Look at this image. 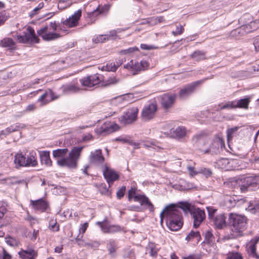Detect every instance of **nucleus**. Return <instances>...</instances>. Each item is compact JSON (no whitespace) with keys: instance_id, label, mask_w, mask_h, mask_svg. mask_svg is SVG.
Returning a JSON list of instances; mask_svg holds the SVG:
<instances>
[{"instance_id":"47","label":"nucleus","mask_w":259,"mask_h":259,"mask_svg":"<svg viewBox=\"0 0 259 259\" xmlns=\"http://www.w3.org/2000/svg\"><path fill=\"white\" fill-rule=\"evenodd\" d=\"M44 3H40L38 6L35 7L30 13H29V17L30 18H33L34 15H35L36 14L38 13V12L44 7Z\"/></svg>"},{"instance_id":"8","label":"nucleus","mask_w":259,"mask_h":259,"mask_svg":"<svg viewBox=\"0 0 259 259\" xmlns=\"http://www.w3.org/2000/svg\"><path fill=\"white\" fill-rule=\"evenodd\" d=\"M207 79V78H205L202 80L194 81L183 87L179 92L178 96L179 98L181 100H185L188 98L195 92L197 87Z\"/></svg>"},{"instance_id":"48","label":"nucleus","mask_w":259,"mask_h":259,"mask_svg":"<svg viewBox=\"0 0 259 259\" xmlns=\"http://www.w3.org/2000/svg\"><path fill=\"white\" fill-rule=\"evenodd\" d=\"M184 31V28L183 26L182 25H179L176 26V31H172V34L174 36H177L178 35H180L182 34Z\"/></svg>"},{"instance_id":"44","label":"nucleus","mask_w":259,"mask_h":259,"mask_svg":"<svg viewBox=\"0 0 259 259\" xmlns=\"http://www.w3.org/2000/svg\"><path fill=\"white\" fill-rule=\"evenodd\" d=\"M219 106L220 107V109L221 110L225 109H232L235 108V102L233 101H229L227 102L224 105L219 104Z\"/></svg>"},{"instance_id":"36","label":"nucleus","mask_w":259,"mask_h":259,"mask_svg":"<svg viewBox=\"0 0 259 259\" xmlns=\"http://www.w3.org/2000/svg\"><path fill=\"white\" fill-rule=\"evenodd\" d=\"M0 45L3 47L9 48L10 49L14 48L15 43L11 38H5L0 42Z\"/></svg>"},{"instance_id":"23","label":"nucleus","mask_w":259,"mask_h":259,"mask_svg":"<svg viewBox=\"0 0 259 259\" xmlns=\"http://www.w3.org/2000/svg\"><path fill=\"white\" fill-rule=\"evenodd\" d=\"M259 241V237H255L252 239L247 245L248 251L252 257L259 259V255L256 252V244Z\"/></svg>"},{"instance_id":"61","label":"nucleus","mask_w":259,"mask_h":259,"mask_svg":"<svg viewBox=\"0 0 259 259\" xmlns=\"http://www.w3.org/2000/svg\"><path fill=\"white\" fill-rule=\"evenodd\" d=\"M201 172L203 175L206 176L207 177L210 176L212 174L211 170L209 168H202L201 169Z\"/></svg>"},{"instance_id":"17","label":"nucleus","mask_w":259,"mask_h":259,"mask_svg":"<svg viewBox=\"0 0 259 259\" xmlns=\"http://www.w3.org/2000/svg\"><path fill=\"white\" fill-rule=\"evenodd\" d=\"M103 175L109 185V187H110L114 181L119 179L118 174L115 170L107 166H106L103 170Z\"/></svg>"},{"instance_id":"14","label":"nucleus","mask_w":259,"mask_h":259,"mask_svg":"<svg viewBox=\"0 0 259 259\" xmlns=\"http://www.w3.org/2000/svg\"><path fill=\"white\" fill-rule=\"evenodd\" d=\"M177 95L175 93H165L160 96V104L165 110H168L174 105Z\"/></svg>"},{"instance_id":"35","label":"nucleus","mask_w":259,"mask_h":259,"mask_svg":"<svg viewBox=\"0 0 259 259\" xmlns=\"http://www.w3.org/2000/svg\"><path fill=\"white\" fill-rule=\"evenodd\" d=\"M191 57L197 61L204 60L205 59V52L196 50L191 55Z\"/></svg>"},{"instance_id":"64","label":"nucleus","mask_w":259,"mask_h":259,"mask_svg":"<svg viewBox=\"0 0 259 259\" xmlns=\"http://www.w3.org/2000/svg\"><path fill=\"white\" fill-rule=\"evenodd\" d=\"M89 226V223L88 222L84 223L83 224L81 225L80 227L79 228V234L82 233V234L84 233Z\"/></svg>"},{"instance_id":"52","label":"nucleus","mask_w":259,"mask_h":259,"mask_svg":"<svg viewBox=\"0 0 259 259\" xmlns=\"http://www.w3.org/2000/svg\"><path fill=\"white\" fill-rule=\"evenodd\" d=\"M126 187L124 186H122L120 189H119L116 192V197L117 199H120L122 198L125 192Z\"/></svg>"},{"instance_id":"50","label":"nucleus","mask_w":259,"mask_h":259,"mask_svg":"<svg viewBox=\"0 0 259 259\" xmlns=\"http://www.w3.org/2000/svg\"><path fill=\"white\" fill-rule=\"evenodd\" d=\"M109 9V7L108 5H104L103 7H102L101 8H98L95 11L94 13L95 14H104L105 12H107Z\"/></svg>"},{"instance_id":"12","label":"nucleus","mask_w":259,"mask_h":259,"mask_svg":"<svg viewBox=\"0 0 259 259\" xmlns=\"http://www.w3.org/2000/svg\"><path fill=\"white\" fill-rule=\"evenodd\" d=\"M157 110V106L155 101L145 106L141 114L142 119L145 121L151 120L154 117Z\"/></svg>"},{"instance_id":"5","label":"nucleus","mask_w":259,"mask_h":259,"mask_svg":"<svg viewBox=\"0 0 259 259\" xmlns=\"http://www.w3.org/2000/svg\"><path fill=\"white\" fill-rule=\"evenodd\" d=\"M229 223L232 231L240 233L246 229L247 219L243 215L230 213Z\"/></svg>"},{"instance_id":"53","label":"nucleus","mask_w":259,"mask_h":259,"mask_svg":"<svg viewBox=\"0 0 259 259\" xmlns=\"http://www.w3.org/2000/svg\"><path fill=\"white\" fill-rule=\"evenodd\" d=\"M207 210L208 213V218L210 220V221H212L214 217H215L214 216V213L216 212L217 209L213 208L212 207H207Z\"/></svg>"},{"instance_id":"56","label":"nucleus","mask_w":259,"mask_h":259,"mask_svg":"<svg viewBox=\"0 0 259 259\" xmlns=\"http://www.w3.org/2000/svg\"><path fill=\"white\" fill-rule=\"evenodd\" d=\"M109 229V233H114L121 230L120 227L117 225H110Z\"/></svg>"},{"instance_id":"1","label":"nucleus","mask_w":259,"mask_h":259,"mask_svg":"<svg viewBox=\"0 0 259 259\" xmlns=\"http://www.w3.org/2000/svg\"><path fill=\"white\" fill-rule=\"evenodd\" d=\"M83 148L82 146L73 147L67 157L65 156L68 151L67 148L58 149L53 151V156L55 158H60L57 161V163L59 166L76 169Z\"/></svg>"},{"instance_id":"4","label":"nucleus","mask_w":259,"mask_h":259,"mask_svg":"<svg viewBox=\"0 0 259 259\" xmlns=\"http://www.w3.org/2000/svg\"><path fill=\"white\" fill-rule=\"evenodd\" d=\"M236 185L241 193L256 190L259 188V176H251L237 179Z\"/></svg>"},{"instance_id":"26","label":"nucleus","mask_w":259,"mask_h":259,"mask_svg":"<svg viewBox=\"0 0 259 259\" xmlns=\"http://www.w3.org/2000/svg\"><path fill=\"white\" fill-rule=\"evenodd\" d=\"M31 204L35 210L45 211L48 207L47 203L42 199L37 200H31Z\"/></svg>"},{"instance_id":"54","label":"nucleus","mask_w":259,"mask_h":259,"mask_svg":"<svg viewBox=\"0 0 259 259\" xmlns=\"http://www.w3.org/2000/svg\"><path fill=\"white\" fill-rule=\"evenodd\" d=\"M97 224H98L100 226L102 231L104 233H109V225L104 224L103 222H97Z\"/></svg>"},{"instance_id":"2","label":"nucleus","mask_w":259,"mask_h":259,"mask_svg":"<svg viewBox=\"0 0 259 259\" xmlns=\"http://www.w3.org/2000/svg\"><path fill=\"white\" fill-rule=\"evenodd\" d=\"M160 217L161 223L163 222V218L165 217L167 226L171 231H178L183 226L182 213L174 204L165 207L160 213Z\"/></svg>"},{"instance_id":"51","label":"nucleus","mask_w":259,"mask_h":259,"mask_svg":"<svg viewBox=\"0 0 259 259\" xmlns=\"http://www.w3.org/2000/svg\"><path fill=\"white\" fill-rule=\"evenodd\" d=\"M226 259H243V258L239 253L232 252L228 254Z\"/></svg>"},{"instance_id":"30","label":"nucleus","mask_w":259,"mask_h":259,"mask_svg":"<svg viewBox=\"0 0 259 259\" xmlns=\"http://www.w3.org/2000/svg\"><path fill=\"white\" fill-rule=\"evenodd\" d=\"M140 63L132 60L130 62L127 63L126 65L124 66L125 68L128 69H132L134 71H135L136 72H134V74H136L137 73V72L142 70L141 66H140Z\"/></svg>"},{"instance_id":"59","label":"nucleus","mask_w":259,"mask_h":259,"mask_svg":"<svg viewBox=\"0 0 259 259\" xmlns=\"http://www.w3.org/2000/svg\"><path fill=\"white\" fill-rule=\"evenodd\" d=\"M253 45L256 52H259V35L253 38Z\"/></svg>"},{"instance_id":"25","label":"nucleus","mask_w":259,"mask_h":259,"mask_svg":"<svg viewBox=\"0 0 259 259\" xmlns=\"http://www.w3.org/2000/svg\"><path fill=\"white\" fill-rule=\"evenodd\" d=\"M118 128L117 124L105 123L100 127L99 133L101 134L106 135L118 130Z\"/></svg>"},{"instance_id":"31","label":"nucleus","mask_w":259,"mask_h":259,"mask_svg":"<svg viewBox=\"0 0 259 259\" xmlns=\"http://www.w3.org/2000/svg\"><path fill=\"white\" fill-rule=\"evenodd\" d=\"M40 159L42 164H45L47 166L52 165V162L49 151H44L40 153Z\"/></svg>"},{"instance_id":"49","label":"nucleus","mask_w":259,"mask_h":259,"mask_svg":"<svg viewBox=\"0 0 259 259\" xmlns=\"http://www.w3.org/2000/svg\"><path fill=\"white\" fill-rule=\"evenodd\" d=\"M7 204L5 202H0V219L2 218L7 211Z\"/></svg>"},{"instance_id":"22","label":"nucleus","mask_w":259,"mask_h":259,"mask_svg":"<svg viewBox=\"0 0 259 259\" xmlns=\"http://www.w3.org/2000/svg\"><path fill=\"white\" fill-rule=\"evenodd\" d=\"M57 98V97H54L53 91L51 90H48L39 98L38 101L40 102L41 106H44Z\"/></svg>"},{"instance_id":"3","label":"nucleus","mask_w":259,"mask_h":259,"mask_svg":"<svg viewBox=\"0 0 259 259\" xmlns=\"http://www.w3.org/2000/svg\"><path fill=\"white\" fill-rule=\"evenodd\" d=\"M251 16L248 14H244L239 19V22L242 24L239 27L231 32L232 35L241 36L257 30L259 28V19L250 21Z\"/></svg>"},{"instance_id":"29","label":"nucleus","mask_w":259,"mask_h":259,"mask_svg":"<svg viewBox=\"0 0 259 259\" xmlns=\"http://www.w3.org/2000/svg\"><path fill=\"white\" fill-rule=\"evenodd\" d=\"M195 206L188 202H180L178 204V208L180 210V208L183 210L185 214L190 213L191 214L193 209L195 208ZM177 208V207H176Z\"/></svg>"},{"instance_id":"18","label":"nucleus","mask_w":259,"mask_h":259,"mask_svg":"<svg viewBox=\"0 0 259 259\" xmlns=\"http://www.w3.org/2000/svg\"><path fill=\"white\" fill-rule=\"evenodd\" d=\"M90 162L97 165L103 164L105 158L102 155V150L98 149L92 152L89 157Z\"/></svg>"},{"instance_id":"9","label":"nucleus","mask_w":259,"mask_h":259,"mask_svg":"<svg viewBox=\"0 0 259 259\" xmlns=\"http://www.w3.org/2000/svg\"><path fill=\"white\" fill-rule=\"evenodd\" d=\"M208 145V146L207 148V150H205L206 154H218L225 147L224 140L219 137H214L211 142Z\"/></svg>"},{"instance_id":"60","label":"nucleus","mask_w":259,"mask_h":259,"mask_svg":"<svg viewBox=\"0 0 259 259\" xmlns=\"http://www.w3.org/2000/svg\"><path fill=\"white\" fill-rule=\"evenodd\" d=\"M6 242L8 245L11 246H14L17 245V242L16 240L11 237L7 238Z\"/></svg>"},{"instance_id":"24","label":"nucleus","mask_w":259,"mask_h":259,"mask_svg":"<svg viewBox=\"0 0 259 259\" xmlns=\"http://www.w3.org/2000/svg\"><path fill=\"white\" fill-rule=\"evenodd\" d=\"M226 219L225 214L221 213L217 215L211 222L216 228L222 229L226 225Z\"/></svg>"},{"instance_id":"55","label":"nucleus","mask_w":259,"mask_h":259,"mask_svg":"<svg viewBox=\"0 0 259 259\" xmlns=\"http://www.w3.org/2000/svg\"><path fill=\"white\" fill-rule=\"evenodd\" d=\"M108 39V37L106 35H100L98 36L95 39V41L97 43L103 42L105 40Z\"/></svg>"},{"instance_id":"16","label":"nucleus","mask_w":259,"mask_h":259,"mask_svg":"<svg viewBox=\"0 0 259 259\" xmlns=\"http://www.w3.org/2000/svg\"><path fill=\"white\" fill-rule=\"evenodd\" d=\"M49 27L46 26L37 31L38 35L46 41H51L56 39L60 37V34L55 32H48Z\"/></svg>"},{"instance_id":"21","label":"nucleus","mask_w":259,"mask_h":259,"mask_svg":"<svg viewBox=\"0 0 259 259\" xmlns=\"http://www.w3.org/2000/svg\"><path fill=\"white\" fill-rule=\"evenodd\" d=\"M186 128L183 126H180L170 131L171 137L177 140L183 139L186 135Z\"/></svg>"},{"instance_id":"28","label":"nucleus","mask_w":259,"mask_h":259,"mask_svg":"<svg viewBox=\"0 0 259 259\" xmlns=\"http://www.w3.org/2000/svg\"><path fill=\"white\" fill-rule=\"evenodd\" d=\"M36 154L34 151H31L29 153V155H27L25 159V167H34L37 165V161L36 158Z\"/></svg>"},{"instance_id":"42","label":"nucleus","mask_w":259,"mask_h":259,"mask_svg":"<svg viewBox=\"0 0 259 259\" xmlns=\"http://www.w3.org/2000/svg\"><path fill=\"white\" fill-rule=\"evenodd\" d=\"M239 129V127L235 126L232 128H230L227 131V136L228 141L229 142L231 140L233 137L236 135L237 131Z\"/></svg>"},{"instance_id":"41","label":"nucleus","mask_w":259,"mask_h":259,"mask_svg":"<svg viewBox=\"0 0 259 259\" xmlns=\"http://www.w3.org/2000/svg\"><path fill=\"white\" fill-rule=\"evenodd\" d=\"M108 250L110 255L114 256L116 250V245L114 240L111 239L109 241Z\"/></svg>"},{"instance_id":"34","label":"nucleus","mask_w":259,"mask_h":259,"mask_svg":"<svg viewBox=\"0 0 259 259\" xmlns=\"http://www.w3.org/2000/svg\"><path fill=\"white\" fill-rule=\"evenodd\" d=\"M80 90V89L78 87L72 84H66L63 88V92L65 94L75 93Z\"/></svg>"},{"instance_id":"33","label":"nucleus","mask_w":259,"mask_h":259,"mask_svg":"<svg viewBox=\"0 0 259 259\" xmlns=\"http://www.w3.org/2000/svg\"><path fill=\"white\" fill-rule=\"evenodd\" d=\"M80 247H85L87 248H97L99 245V243L98 241H86L84 239H82L78 242V245Z\"/></svg>"},{"instance_id":"32","label":"nucleus","mask_w":259,"mask_h":259,"mask_svg":"<svg viewBox=\"0 0 259 259\" xmlns=\"http://www.w3.org/2000/svg\"><path fill=\"white\" fill-rule=\"evenodd\" d=\"M234 101L235 102L236 108L247 109L250 102V99L249 97H246Z\"/></svg>"},{"instance_id":"63","label":"nucleus","mask_w":259,"mask_h":259,"mask_svg":"<svg viewBox=\"0 0 259 259\" xmlns=\"http://www.w3.org/2000/svg\"><path fill=\"white\" fill-rule=\"evenodd\" d=\"M117 67L118 66H116L114 64L113 65L111 64L110 65H107L106 66L105 70L108 71L114 72L117 70Z\"/></svg>"},{"instance_id":"19","label":"nucleus","mask_w":259,"mask_h":259,"mask_svg":"<svg viewBox=\"0 0 259 259\" xmlns=\"http://www.w3.org/2000/svg\"><path fill=\"white\" fill-rule=\"evenodd\" d=\"M19 254L22 259H35L37 252L32 246H28L25 249H22L19 252Z\"/></svg>"},{"instance_id":"40","label":"nucleus","mask_w":259,"mask_h":259,"mask_svg":"<svg viewBox=\"0 0 259 259\" xmlns=\"http://www.w3.org/2000/svg\"><path fill=\"white\" fill-rule=\"evenodd\" d=\"M205 241L210 245L215 242V237L211 231H207L205 234Z\"/></svg>"},{"instance_id":"20","label":"nucleus","mask_w":259,"mask_h":259,"mask_svg":"<svg viewBox=\"0 0 259 259\" xmlns=\"http://www.w3.org/2000/svg\"><path fill=\"white\" fill-rule=\"evenodd\" d=\"M81 16V11L79 10L68 19H67L64 21H63V25L68 27H73L76 26Z\"/></svg>"},{"instance_id":"43","label":"nucleus","mask_w":259,"mask_h":259,"mask_svg":"<svg viewBox=\"0 0 259 259\" xmlns=\"http://www.w3.org/2000/svg\"><path fill=\"white\" fill-rule=\"evenodd\" d=\"M6 183L9 184L14 185L16 184H20L22 183H25L26 185H27V184L23 180H17L16 177H9L5 179Z\"/></svg>"},{"instance_id":"15","label":"nucleus","mask_w":259,"mask_h":259,"mask_svg":"<svg viewBox=\"0 0 259 259\" xmlns=\"http://www.w3.org/2000/svg\"><path fill=\"white\" fill-rule=\"evenodd\" d=\"M193 219V227L197 228L205 219V213L204 209L195 207L191 213Z\"/></svg>"},{"instance_id":"38","label":"nucleus","mask_w":259,"mask_h":259,"mask_svg":"<svg viewBox=\"0 0 259 259\" xmlns=\"http://www.w3.org/2000/svg\"><path fill=\"white\" fill-rule=\"evenodd\" d=\"M122 256L124 259H135L136 257L134 250L130 248L124 249Z\"/></svg>"},{"instance_id":"37","label":"nucleus","mask_w":259,"mask_h":259,"mask_svg":"<svg viewBox=\"0 0 259 259\" xmlns=\"http://www.w3.org/2000/svg\"><path fill=\"white\" fill-rule=\"evenodd\" d=\"M158 249L153 244H150L146 249V253L149 254L153 258L157 255Z\"/></svg>"},{"instance_id":"13","label":"nucleus","mask_w":259,"mask_h":259,"mask_svg":"<svg viewBox=\"0 0 259 259\" xmlns=\"http://www.w3.org/2000/svg\"><path fill=\"white\" fill-rule=\"evenodd\" d=\"M138 109L133 107L129 109L119 118V121L121 124H127L133 122L137 119Z\"/></svg>"},{"instance_id":"58","label":"nucleus","mask_w":259,"mask_h":259,"mask_svg":"<svg viewBox=\"0 0 259 259\" xmlns=\"http://www.w3.org/2000/svg\"><path fill=\"white\" fill-rule=\"evenodd\" d=\"M138 49L136 47L130 48L127 49L121 50L120 53L123 54H131L135 51H138Z\"/></svg>"},{"instance_id":"10","label":"nucleus","mask_w":259,"mask_h":259,"mask_svg":"<svg viewBox=\"0 0 259 259\" xmlns=\"http://www.w3.org/2000/svg\"><path fill=\"white\" fill-rule=\"evenodd\" d=\"M103 80V76L97 73L84 76L79 79V82L83 87L92 88L99 84Z\"/></svg>"},{"instance_id":"39","label":"nucleus","mask_w":259,"mask_h":259,"mask_svg":"<svg viewBox=\"0 0 259 259\" xmlns=\"http://www.w3.org/2000/svg\"><path fill=\"white\" fill-rule=\"evenodd\" d=\"M102 85L108 86L117 83L119 81V79L117 78L115 76H110L107 80H104L103 79V80H102Z\"/></svg>"},{"instance_id":"45","label":"nucleus","mask_w":259,"mask_h":259,"mask_svg":"<svg viewBox=\"0 0 259 259\" xmlns=\"http://www.w3.org/2000/svg\"><path fill=\"white\" fill-rule=\"evenodd\" d=\"M238 201V200L236 201L234 199V197H230L226 198V199L225 200V203H226V204L229 207H233L236 205V204Z\"/></svg>"},{"instance_id":"7","label":"nucleus","mask_w":259,"mask_h":259,"mask_svg":"<svg viewBox=\"0 0 259 259\" xmlns=\"http://www.w3.org/2000/svg\"><path fill=\"white\" fill-rule=\"evenodd\" d=\"M192 143L196 149L203 154H206L208 144V139L204 133H199L194 135L192 138Z\"/></svg>"},{"instance_id":"27","label":"nucleus","mask_w":259,"mask_h":259,"mask_svg":"<svg viewBox=\"0 0 259 259\" xmlns=\"http://www.w3.org/2000/svg\"><path fill=\"white\" fill-rule=\"evenodd\" d=\"M25 159L26 156L22 153H17L14 157V163L15 167L17 168H19L20 167L25 166Z\"/></svg>"},{"instance_id":"11","label":"nucleus","mask_w":259,"mask_h":259,"mask_svg":"<svg viewBox=\"0 0 259 259\" xmlns=\"http://www.w3.org/2000/svg\"><path fill=\"white\" fill-rule=\"evenodd\" d=\"M27 33L24 32L23 35H17V40L21 43H38L39 39L35 33L34 30L31 27L27 28Z\"/></svg>"},{"instance_id":"46","label":"nucleus","mask_w":259,"mask_h":259,"mask_svg":"<svg viewBox=\"0 0 259 259\" xmlns=\"http://www.w3.org/2000/svg\"><path fill=\"white\" fill-rule=\"evenodd\" d=\"M200 235L198 231H191L186 236L185 239L187 241L190 240L194 238H200Z\"/></svg>"},{"instance_id":"57","label":"nucleus","mask_w":259,"mask_h":259,"mask_svg":"<svg viewBox=\"0 0 259 259\" xmlns=\"http://www.w3.org/2000/svg\"><path fill=\"white\" fill-rule=\"evenodd\" d=\"M100 192L102 194L108 195V188H107L106 185L105 184H102L99 188Z\"/></svg>"},{"instance_id":"62","label":"nucleus","mask_w":259,"mask_h":259,"mask_svg":"<svg viewBox=\"0 0 259 259\" xmlns=\"http://www.w3.org/2000/svg\"><path fill=\"white\" fill-rule=\"evenodd\" d=\"M250 161L252 162H256L259 161V153L254 152L252 156L250 159Z\"/></svg>"},{"instance_id":"6","label":"nucleus","mask_w":259,"mask_h":259,"mask_svg":"<svg viewBox=\"0 0 259 259\" xmlns=\"http://www.w3.org/2000/svg\"><path fill=\"white\" fill-rule=\"evenodd\" d=\"M136 188L132 187L128 191V200L131 201L133 198L134 201L139 202L141 206L148 208L150 211H154V206L149 199L145 195L136 194Z\"/></svg>"}]
</instances>
